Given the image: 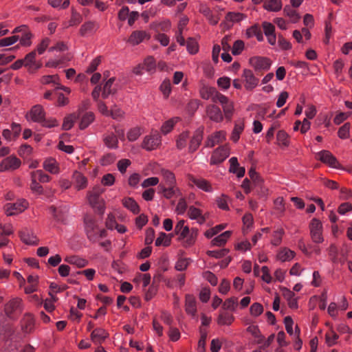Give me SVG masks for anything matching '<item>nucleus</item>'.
<instances>
[{
	"label": "nucleus",
	"instance_id": "1",
	"mask_svg": "<svg viewBox=\"0 0 352 352\" xmlns=\"http://www.w3.org/2000/svg\"><path fill=\"white\" fill-rule=\"evenodd\" d=\"M162 144V136L157 131H152L144 137L141 146L147 151L158 148Z\"/></svg>",
	"mask_w": 352,
	"mask_h": 352
},
{
	"label": "nucleus",
	"instance_id": "2",
	"mask_svg": "<svg viewBox=\"0 0 352 352\" xmlns=\"http://www.w3.org/2000/svg\"><path fill=\"white\" fill-rule=\"evenodd\" d=\"M23 309V300L18 297L12 298L5 306L6 314L10 318H17L21 314Z\"/></svg>",
	"mask_w": 352,
	"mask_h": 352
},
{
	"label": "nucleus",
	"instance_id": "3",
	"mask_svg": "<svg viewBox=\"0 0 352 352\" xmlns=\"http://www.w3.org/2000/svg\"><path fill=\"white\" fill-rule=\"evenodd\" d=\"M310 236L314 243H321L324 241L323 226L321 221L314 218L309 223Z\"/></svg>",
	"mask_w": 352,
	"mask_h": 352
},
{
	"label": "nucleus",
	"instance_id": "4",
	"mask_svg": "<svg viewBox=\"0 0 352 352\" xmlns=\"http://www.w3.org/2000/svg\"><path fill=\"white\" fill-rule=\"evenodd\" d=\"M230 153V148L228 144H225L217 148L212 153L210 159V164L216 165L223 162Z\"/></svg>",
	"mask_w": 352,
	"mask_h": 352
},
{
	"label": "nucleus",
	"instance_id": "5",
	"mask_svg": "<svg viewBox=\"0 0 352 352\" xmlns=\"http://www.w3.org/2000/svg\"><path fill=\"white\" fill-rule=\"evenodd\" d=\"M316 159L332 168L341 169L342 166L337 158L329 151L322 150L316 154Z\"/></svg>",
	"mask_w": 352,
	"mask_h": 352
},
{
	"label": "nucleus",
	"instance_id": "6",
	"mask_svg": "<svg viewBox=\"0 0 352 352\" xmlns=\"http://www.w3.org/2000/svg\"><path fill=\"white\" fill-rule=\"evenodd\" d=\"M190 187L195 186L197 188L206 192H212L214 189L211 183L202 177H195L192 175H187Z\"/></svg>",
	"mask_w": 352,
	"mask_h": 352
},
{
	"label": "nucleus",
	"instance_id": "7",
	"mask_svg": "<svg viewBox=\"0 0 352 352\" xmlns=\"http://www.w3.org/2000/svg\"><path fill=\"white\" fill-rule=\"evenodd\" d=\"M199 95L204 100L211 99L213 102H217L219 96H221L222 94L219 93L214 87L201 82L199 87Z\"/></svg>",
	"mask_w": 352,
	"mask_h": 352
},
{
	"label": "nucleus",
	"instance_id": "8",
	"mask_svg": "<svg viewBox=\"0 0 352 352\" xmlns=\"http://www.w3.org/2000/svg\"><path fill=\"white\" fill-rule=\"evenodd\" d=\"M28 206V203L26 200L19 199L15 203L6 204L4 208L7 216H14L23 212Z\"/></svg>",
	"mask_w": 352,
	"mask_h": 352
},
{
	"label": "nucleus",
	"instance_id": "9",
	"mask_svg": "<svg viewBox=\"0 0 352 352\" xmlns=\"http://www.w3.org/2000/svg\"><path fill=\"white\" fill-rule=\"evenodd\" d=\"M21 161L16 156L10 155L0 162V173L13 171L20 167Z\"/></svg>",
	"mask_w": 352,
	"mask_h": 352
},
{
	"label": "nucleus",
	"instance_id": "10",
	"mask_svg": "<svg viewBox=\"0 0 352 352\" xmlns=\"http://www.w3.org/2000/svg\"><path fill=\"white\" fill-rule=\"evenodd\" d=\"M218 102L221 104L223 109V114L224 118L230 121L234 113V102L229 100V98L225 95L222 94L219 96Z\"/></svg>",
	"mask_w": 352,
	"mask_h": 352
},
{
	"label": "nucleus",
	"instance_id": "11",
	"mask_svg": "<svg viewBox=\"0 0 352 352\" xmlns=\"http://www.w3.org/2000/svg\"><path fill=\"white\" fill-rule=\"evenodd\" d=\"M241 76L244 82V87L248 91L253 90L259 83V79L255 76L253 72L250 69H243Z\"/></svg>",
	"mask_w": 352,
	"mask_h": 352
},
{
	"label": "nucleus",
	"instance_id": "12",
	"mask_svg": "<svg viewBox=\"0 0 352 352\" xmlns=\"http://www.w3.org/2000/svg\"><path fill=\"white\" fill-rule=\"evenodd\" d=\"M187 216L190 219L195 220L199 225L204 224L208 217V213H204L201 209L195 206H190L188 207Z\"/></svg>",
	"mask_w": 352,
	"mask_h": 352
},
{
	"label": "nucleus",
	"instance_id": "13",
	"mask_svg": "<svg viewBox=\"0 0 352 352\" xmlns=\"http://www.w3.org/2000/svg\"><path fill=\"white\" fill-rule=\"evenodd\" d=\"M45 118V112L41 104L33 106L26 115L28 120L38 123L41 122Z\"/></svg>",
	"mask_w": 352,
	"mask_h": 352
},
{
	"label": "nucleus",
	"instance_id": "14",
	"mask_svg": "<svg viewBox=\"0 0 352 352\" xmlns=\"http://www.w3.org/2000/svg\"><path fill=\"white\" fill-rule=\"evenodd\" d=\"M207 117L213 122L220 123L223 122L224 116L221 109L215 104H208L206 108Z\"/></svg>",
	"mask_w": 352,
	"mask_h": 352
},
{
	"label": "nucleus",
	"instance_id": "15",
	"mask_svg": "<svg viewBox=\"0 0 352 352\" xmlns=\"http://www.w3.org/2000/svg\"><path fill=\"white\" fill-rule=\"evenodd\" d=\"M150 34L144 30H135L129 36L127 43L133 46L138 45L145 40H149Z\"/></svg>",
	"mask_w": 352,
	"mask_h": 352
},
{
	"label": "nucleus",
	"instance_id": "16",
	"mask_svg": "<svg viewBox=\"0 0 352 352\" xmlns=\"http://www.w3.org/2000/svg\"><path fill=\"white\" fill-rule=\"evenodd\" d=\"M249 63L256 70H268L271 66V60L267 57L254 56L250 58Z\"/></svg>",
	"mask_w": 352,
	"mask_h": 352
},
{
	"label": "nucleus",
	"instance_id": "17",
	"mask_svg": "<svg viewBox=\"0 0 352 352\" xmlns=\"http://www.w3.org/2000/svg\"><path fill=\"white\" fill-rule=\"evenodd\" d=\"M226 138V133L224 131H215L209 135L205 142V146L208 148H212L216 144L223 142Z\"/></svg>",
	"mask_w": 352,
	"mask_h": 352
},
{
	"label": "nucleus",
	"instance_id": "18",
	"mask_svg": "<svg viewBox=\"0 0 352 352\" xmlns=\"http://www.w3.org/2000/svg\"><path fill=\"white\" fill-rule=\"evenodd\" d=\"M203 136L204 128H199L194 132L193 135L190 140L188 147L189 151L190 153H193L198 149L203 140Z\"/></svg>",
	"mask_w": 352,
	"mask_h": 352
},
{
	"label": "nucleus",
	"instance_id": "19",
	"mask_svg": "<svg viewBox=\"0 0 352 352\" xmlns=\"http://www.w3.org/2000/svg\"><path fill=\"white\" fill-rule=\"evenodd\" d=\"M107 331L101 327L94 329L91 333V340L96 344H101L108 338Z\"/></svg>",
	"mask_w": 352,
	"mask_h": 352
},
{
	"label": "nucleus",
	"instance_id": "20",
	"mask_svg": "<svg viewBox=\"0 0 352 352\" xmlns=\"http://www.w3.org/2000/svg\"><path fill=\"white\" fill-rule=\"evenodd\" d=\"M230 168L229 171L235 174L237 177L241 178L244 176L245 173V169L244 167H241L239 166L238 162V159L236 157H232L229 160Z\"/></svg>",
	"mask_w": 352,
	"mask_h": 352
},
{
	"label": "nucleus",
	"instance_id": "21",
	"mask_svg": "<svg viewBox=\"0 0 352 352\" xmlns=\"http://www.w3.org/2000/svg\"><path fill=\"white\" fill-rule=\"evenodd\" d=\"M161 175L162 177V180L160 184H164V186H177L175 175L172 171L163 169L161 170Z\"/></svg>",
	"mask_w": 352,
	"mask_h": 352
},
{
	"label": "nucleus",
	"instance_id": "22",
	"mask_svg": "<svg viewBox=\"0 0 352 352\" xmlns=\"http://www.w3.org/2000/svg\"><path fill=\"white\" fill-rule=\"evenodd\" d=\"M296 256L294 251L288 248H280L276 256V260L283 263L292 261Z\"/></svg>",
	"mask_w": 352,
	"mask_h": 352
},
{
	"label": "nucleus",
	"instance_id": "23",
	"mask_svg": "<svg viewBox=\"0 0 352 352\" xmlns=\"http://www.w3.org/2000/svg\"><path fill=\"white\" fill-rule=\"evenodd\" d=\"M70 58L68 56L63 55L60 57L55 58H50L45 63V67L49 68L62 67L65 65L66 63L69 62Z\"/></svg>",
	"mask_w": 352,
	"mask_h": 352
},
{
	"label": "nucleus",
	"instance_id": "24",
	"mask_svg": "<svg viewBox=\"0 0 352 352\" xmlns=\"http://www.w3.org/2000/svg\"><path fill=\"white\" fill-rule=\"evenodd\" d=\"M186 312L192 317H195L197 313V304L195 298L190 294H187L185 299Z\"/></svg>",
	"mask_w": 352,
	"mask_h": 352
},
{
	"label": "nucleus",
	"instance_id": "25",
	"mask_svg": "<svg viewBox=\"0 0 352 352\" xmlns=\"http://www.w3.org/2000/svg\"><path fill=\"white\" fill-rule=\"evenodd\" d=\"M150 28L157 33H160V32H168L171 28V23L168 19L156 21L151 23Z\"/></svg>",
	"mask_w": 352,
	"mask_h": 352
},
{
	"label": "nucleus",
	"instance_id": "26",
	"mask_svg": "<svg viewBox=\"0 0 352 352\" xmlns=\"http://www.w3.org/2000/svg\"><path fill=\"white\" fill-rule=\"evenodd\" d=\"M64 261L70 265H75L78 268L86 267L89 264V261L77 255H69L65 256Z\"/></svg>",
	"mask_w": 352,
	"mask_h": 352
},
{
	"label": "nucleus",
	"instance_id": "27",
	"mask_svg": "<svg viewBox=\"0 0 352 352\" xmlns=\"http://www.w3.org/2000/svg\"><path fill=\"white\" fill-rule=\"evenodd\" d=\"M85 230L88 238L90 240L95 239L96 231L98 230V225L95 220L91 218L87 217L85 219Z\"/></svg>",
	"mask_w": 352,
	"mask_h": 352
},
{
	"label": "nucleus",
	"instance_id": "28",
	"mask_svg": "<svg viewBox=\"0 0 352 352\" xmlns=\"http://www.w3.org/2000/svg\"><path fill=\"white\" fill-rule=\"evenodd\" d=\"M34 318L30 314L24 315L21 320V328L25 333H31L34 329Z\"/></svg>",
	"mask_w": 352,
	"mask_h": 352
},
{
	"label": "nucleus",
	"instance_id": "29",
	"mask_svg": "<svg viewBox=\"0 0 352 352\" xmlns=\"http://www.w3.org/2000/svg\"><path fill=\"white\" fill-rule=\"evenodd\" d=\"M234 320V316L228 311L221 310L218 316L217 322L220 326H230Z\"/></svg>",
	"mask_w": 352,
	"mask_h": 352
},
{
	"label": "nucleus",
	"instance_id": "30",
	"mask_svg": "<svg viewBox=\"0 0 352 352\" xmlns=\"http://www.w3.org/2000/svg\"><path fill=\"white\" fill-rule=\"evenodd\" d=\"M79 128L81 130L87 128L95 120V115L92 111L82 113L80 117Z\"/></svg>",
	"mask_w": 352,
	"mask_h": 352
},
{
	"label": "nucleus",
	"instance_id": "31",
	"mask_svg": "<svg viewBox=\"0 0 352 352\" xmlns=\"http://www.w3.org/2000/svg\"><path fill=\"white\" fill-rule=\"evenodd\" d=\"M21 240L27 245H36L38 239L34 233L27 229L23 230L20 232Z\"/></svg>",
	"mask_w": 352,
	"mask_h": 352
},
{
	"label": "nucleus",
	"instance_id": "32",
	"mask_svg": "<svg viewBox=\"0 0 352 352\" xmlns=\"http://www.w3.org/2000/svg\"><path fill=\"white\" fill-rule=\"evenodd\" d=\"M285 234V230L281 226H276L272 234L270 243L274 246H278L281 244L283 237Z\"/></svg>",
	"mask_w": 352,
	"mask_h": 352
},
{
	"label": "nucleus",
	"instance_id": "33",
	"mask_svg": "<svg viewBox=\"0 0 352 352\" xmlns=\"http://www.w3.org/2000/svg\"><path fill=\"white\" fill-rule=\"evenodd\" d=\"M198 235V230L197 228H191L190 231L186 234L184 239L180 240L182 241L183 245L185 248H189L192 246L197 240Z\"/></svg>",
	"mask_w": 352,
	"mask_h": 352
},
{
	"label": "nucleus",
	"instance_id": "34",
	"mask_svg": "<svg viewBox=\"0 0 352 352\" xmlns=\"http://www.w3.org/2000/svg\"><path fill=\"white\" fill-rule=\"evenodd\" d=\"M185 220H179L175 227V233L178 235L179 240L184 239L186 234L190 231L189 227L185 225Z\"/></svg>",
	"mask_w": 352,
	"mask_h": 352
},
{
	"label": "nucleus",
	"instance_id": "35",
	"mask_svg": "<svg viewBox=\"0 0 352 352\" xmlns=\"http://www.w3.org/2000/svg\"><path fill=\"white\" fill-rule=\"evenodd\" d=\"M75 188L78 190H82L87 186V179L81 173L75 171L73 174Z\"/></svg>",
	"mask_w": 352,
	"mask_h": 352
},
{
	"label": "nucleus",
	"instance_id": "36",
	"mask_svg": "<svg viewBox=\"0 0 352 352\" xmlns=\"http://www.w3.org/2000/svg\"><path fill=\"white\" fill-rule=\"evenodd\" d=\"M232 235V231L227 230L217 236H215L212 241L211 244L213 246L221 247L224 245L229 238Z\"/></svg>",
	"mask_w": 352,
	"mask_h": 352
},
{
	"label": "nucleus",
	"instance_id": "37",
	"mask_svg": "<svg viewBox=\"0 0 352 352\" xmlns=\"http://www.w3.org/2000/svg\"><path fill=\"white\" fill-rule=\"evenodd\" d=\"M245 124L241 120L235 122L234 129L230 135V140L236 143L240 139V135L244 130Z\"/></svg>",
	"mask_w": 352,
	"mask_h": 352
},
{
	"label": "nucleus",
	"instance_id": "38",
	"mask_svg": "<svg viewBox=\"0 0 352 352\" xmlns=\"http://www.w3.org/2000/svg\"><path fill=\"white\" fill-rule=\"evenodd\" d=\"M43 166L46 171L52 174H58L60 171L58 164L54 158L46 159Z\"/></svg>",
	"mask_w": 352,
	"mask_h": 352
},
{
	"label": "nucleus",
	"instance_id": "39",
	"mask_svg": "<svg viewBox=\"0 0 352 352\" xmlns=\"http://www.w3.org/2000/svg\"><path fill=\"white\" fill-rule=\"evenodd\" d=\"M104 144L109 148L116 149L118 147V139L113 132H108L104 135Z\"/></svg>",
	"mask_w": 352,
	"mask_h": 352
},
{
	"label": "nucleus",
	"instance_id": "40",
	"mask_svg": "<svg viewBox=\"0 0 352 352\" xmlns=\"http://www.w3.org/2000/svg\"><path fill=\"white\" fill-rule=\"evenodd\" d=\"M180 120L179 117H173L163 122L160 131L161 133L166 135L169 133L174 128L175 125Z\"/></svg>",
	"mask_w": 352,
	"mask_h": 352
},
{
	"label": "nucleus",
	"instance_id": "41",
	"mask_svg": "<svg viewBox=\"0 0 352 352\" xmlns=\"http://www.w3.org/2000/svg\"><path fill=\"white\" fill-rule=\"evenodd\" d=\"M282 6L281 0H265L263 8L270 12H278L281 10Z\"/></svg>",
	"mask_w": 352,
	"mask_h": 352
},
{
	"label": "nucleus",
	"instance_id": "42",
	"mask_svg": "<svg viewBox=\"0 0 352 352\" xmlns=\"http://www.w3.org/2000/svg\"><path fill=\"white\" fill-rule=\"evenodd\" d=\"M98 28V25L93 21H88L85 23L80 28V32L83 36H88L94 33Z\"/></svg>",
	"mask_w": 352,
	"mask_h": 352
},
{
	"label": "nucleus",
	"instance_id": "43",
	"mask_svg": "<svg viewBox=\"0 0 352 352\" xmlns=\"http://www.w3.org/2000/svg\"><path fill=\"white\" fill-rule=\"evenodd\" d=\"M122 204L133 214H138L140 212V207L138 203L131 197L124 198L122 199Z\"/></svg>",
	"mask_w": 352,
	"mask_h": 352
},
{
	"label": "nucleus",
	"instance_id": "44",
	"mask_svg": "<svg viewBox=\"0 0 352 352\" xmlns=\"http://www.w3.org/2000/svg\"><path fill=\"white\" fill-rule=\"evenodd\" d=\"M277 144L280 147L285 148L289 145V135L285 131H279L276 134Z\"/></svg>",
	"mask_w": 352,
	"mask_h": 352
},
{
	"label": "nucleus",
	"instance_id": "45",
	"mask_svg": "<svg viewBox=\"0 0 352 352\" xmlns=\"http://www.w3.org/2000/svg\"><path fill=\"white\" fill-rule=\"evenodd\" d=\"M246 19V16L238 12H230L226 16V20L231 23H239Z\"/></svg>",
	"mask_w": 352,
	"mask_h": 352
},
{
	"label": "nucleus",
	"instance_id": "46",
	"mask_svg": "<svg viewBox=\"0 0 352 352\" xmlns=\"http://www.w3.org/2000/svg\"><path fill=\"white\" fill-rule=\"evenodd\" d=\"M158 188L164 194V196L166 199H171L177 192H179L178 188L176 186H164V184H160Z\"/></svg>",
	"mask_w": 352,
	"mask_h": 352
},
{
	"label": "nucleus",
	"instance_id": "47",
	"mask_svg": "<svg viewBox=\"0 0 352 352\" xmlns=\"http://www.w3.org/2000/svg\"><path fill=\"white\" fill-rule=\"evenodd\" d=\"M145 71L149 74H153L156 70V61L153 56H148L143 61Z\"/></svg>",
	"mask_w": 352,
	"mask_h": 352
},
{
	"label": "nucleus",
	"instance_id": "48",
	"mask_svg": "<svg viewBox=\"0 0 352 352\" xmlns=\"http://www.w3.org/2000/svg\"><path fill=\"white\" fill-rule=\"evenodd\" d=\"M243 221V232L244 234H247L253 227L254 219L250 213L244 214L242 219Z\"/></svg>",
	"mask_w": 352,
	"mask_h": 352
},
{
	"label": "nucleus",
	"instance_id": "49",
	"mask_svg": "<svg viewBox=\"0 0 352 352\" xmlns=\"http://www.w3.org/2000/svg\"><path fill=\"white\" fill-rule=\"evenodd\" d=\"M189 139V133L188 131H183L176 138V146L179 150L184 148Z\"/></svg>",
	"mask_w": 352,
	"mask_h": 352
},
{
	"label": "nucleus",
	"instance_id": "50",
	"mask_svg": "<svg viewBox=\"0 0 352 352\" xmlns=\"http://www.w3.org/2000/svg\"><path fill=\"white\" fill-rule=\"evenodd\" d=\"M78 118L79 116L75 113L68 115L64 118L62 126L63 129L65 131L71 129L74 126V122Z\"/></svg>",
	"mask_w": 352,
	"mask_h": 352
},
{
	"label": "nucleus",
	"instance_id": "51",
	"mask_svg": "<svg viewBox=\"0 0 352 352\" xmlns=\"http://www.w3.org/2000/svg\"><path fill=\"white\" fill-rule=\"evenodd\" d=\"M36 56V52L34 50L26 54L24 59H23L24 66L28 69L29 72H30L33 66L35 65Z\"/></svg>",
	"mask_w": 352,
	"mask_h": 352
},
{
	"label": "nucleus",
	"instance_id": "52",
	"mask_svg": "<svg viewBox=\"0 0 352 352\" xmlns=\"http://www.w3.org/2000/svg\"><path fill=\"white\" fill-rule=\"evenodd\" d=\"M171 242V236L166 234L165 232H160L159 236L155 240V244L156 246L163 245L168 247Z\"/></svg>",
	"mask_w": 352,
	"mask_h": 352
},
{
	"label": "nucleus",
	"instance_id": "53",
	"mask_svg": "<svg viewBox=\"0 0 352 352\" xmlns=\"http://www.w3.org/2000/svg\"><path fill=\"white\" fill-rule=\"evenodd\" d=\"M238 305V299L236 297H232L226 299L222 305V309L223 311L229 310L231 311H234Z\"/></svg>",
	"mask_w": 352,
	"mask_h": 352
},
{
	"label": "nucleus",
	"instance_id": "54",
	"mask_svg": "<svg viewBox=\"0 0 352 352\" xmlns=\"http://www.w3.org/2000/svg\"><path fill=\"white\" fill-rule=\"evenodd\" d=\"M142 133V129L140 126H135L130 129L127 133V139L130 142H134L137 140Z\"/></svg>",
	"mask_w": 352,
	"mask_h": 352
},
{
	"label": "nucleus",
	"instance_id": "55",
	"mask_svg": "<svg viewBox=\"0 0 352 352\" xmlns=\"http://www.w3.org/2000/svg\"><path fill=\"white\" fill-rule=\"evenodd\" d=\"M226 227H227V224H224V223L217 225L213 228H211L207 230L204 233V236L208 239H211L214 236L219 234L221 231L224 230Z\"/></svg>",
	"mask_w": 352,
	"mask_h": 352
},
{
	"label": "nucleus",
	"instance_id": "56",
	"mask_svg": "<svg viewBox=\"0 0 352 352\" xmlns=\"http://www.w3.org/2000/svg\"><path fill=\"white\" fill-rule=\"evenodd\" d=\"M31 178H34L41 183H47L50 181V177L44 173L41 170H36L31 173Z\"/></svg>",
	"mask_w": 352,
	"mask_h": 352
},
{
	"label": "nucleus",
	"instance_id": "57",
	"mask_svg": "<svg viewBox=\"0 0 352 352\" xmlns=\"http://www.w3.org/2000/svg\"><path fill=\"white\" fill-rule=\"evenodd\" d=\"M110 113L109 116L118 121L122 120L125 115L124 111L117 105H113V107H111Z\"/></svg>",
	"mask_w": 352,
	"mask_h": 352
},
{
	"label": "nucleus",
	"instance_id": "58",
	"mask_svg": "<svg viewBox=\"0 0 352 352\" xmlns=\"http://www.w3.org/2000/svg\"><path fill=\"white\" fill-rule=\"evenodd\" d=\"M33 37L32 32L28 29L19 37L20 44L24 47H29L32 45L31 39Z\"/></svg>",
	"mask_w": 352,
	"mask_h": 352
},
{
	"label": "nucleus",
	"instance_id": "59",
	"mask_svg": "<svg viewBox=\"0 0 352 352\" xmlns=\"http://www.w3.org/2000/svg\"><path fill=\"white\" fill-rule=\"evenodd\" d=\"M228 200L229 197L224 194H222L219 197H217L216 202L218 208L223 210H229L230 208L228 206Z\"/></svg>",
	"mask_w": 352,
	"mask_h": 352
},
{
	"label": "nucleus",
	"instance_id": "60",
	"mask_svg": "<svg viewBox=\"0 0 352 352\" xmlns=\"http://www.w3.org/2000/svg\"><path fill=\"white\" fill-rule=\"evenodd\" d=\"M283 12L284 14L289 18L290 21L293 23H297L300 18L298 13L295 10L289 7H285Z\"/></svg>",
	"mask_w": 352,
	"mask_h": 352
},
{
	"label": "nucleus",
	"instance_id": "61",
	"mask_svg": "<svg viewBox=\"0 0 352 352\" xmlns=\"http://www.w3.org/2000/svg\"><path fill=\"white\" fill-rule=\"evenodd\" d=\"M351 124L349 122L344 123L341 127L339 128L338 131V137L342 140H346L350 135Z\"/></svg>",
	"mask_w": 352,
	"mask_h": 352
},
{
	"label": "nucleus",
	"instance_id": "62",
	"mask_svg": "<svg viewBox=\"0 0 352 352\" xmlns=\"http://www.w3.org/2000/svg\"><path fill=\"white\" fill-rule=\"evenodd\" d=\"M0 236L6 237L13 234L14 230L11 223H0Z\"/></svg>",
	"mask_w": 352,
	"mask_h": 352
},
{
	"label": "nucleus",
	"instance_id": "63",
	"mask_svg": "<svg viewBox=\"0 0 352 352\" xmlns=\"http://www.w3.org/2000/svg\"><path fill=\"white\" fill-rule=\"evenodd\" d=\"M115 78H110L104 85L102 91V97L104 99L107 98L112 94L111 87L114 82Z\"/></svg>",
	"mask_w": 352,
	"mask_h": 352
},
{
	"label": "nucleus",
	"instance_id": "64",
	"mask_svg": "<svg viewBox=\"0 0 352 352\" xmlns=\"http://www.w3.org/2000/svg\"><path fill=\"white\" fill-rule=\"evenodd\" d=\"M219 88L223 91L228 90L231 85V79L228 76L220 77L217 80Z\"/></svg>",
	"mask_w": 352,
	"mask_h": 352
}]
</instances>
